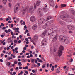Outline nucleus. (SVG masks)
<instances>
[{
    "label": "nucleus",
    "instance_id": "18",
    "mask_svg": "<svg viewBox=\"0 0 75 75\" xmlns=\"http://www.w3.org/2000/svg\"><path fill=\"white\" fill-rule=\"evenodd\" d=\"M59 46V44L57 45V44H55L53 45V47H58Z\"/></svg>",
    "mask_w": 75,
    "mask_h": 75
},
{
    "label": "nucleus",
    "instance_id": "52",
    "mask_svg": "<svg viewBox=\"0 0 75 75\" xmlns=\"http://www.w3.org/2000/svg\"><path fill=\"white\" fill-rule=\"evenodd\" d=\"M54 22V21L53 20H51L50 21V23H52Z\"/></svg>",
    "mask_w": 75,
    "mask_h": 75
},
{
    "label": "nucleus",
    "instance_id": "63",
    "mask_svg": "<svg viewBox=\"0 0 75 75\" xmlns=\"http://www.w3.org/2000/svg\"><path fill=\"white\" fill-rule=\"evenodd\" d=\"M11 35H13V31H11Z\"/></svg>",
    "mask_w": 75,
    "mask_h": 75
},
{
    "label": "nucleus",
    "instance_id": "30",
    "mask_svg": "<svg viewBox=\"0 0 75 75\" xmlns=\"http://www.w3.org/2000/svg\"><path fill=\"white\" fill-rule=\"evenodd\" d=\"M34 60H35V59H31V61L32 62H34Z\"/></svg>",
    "mask_w": 75,
    "mask_h": 75
},
{
    "label": "nucleus",
    "instance_id": "14",
    "mask_svg": "<svg viewBox=\"0 0 75 75\" xmlns=\"http://www.w3.org/2000/svg\"><path fill=\"white\" fill-rule=\"evenodd\" d=\"M62 36H60L59 37V40L61 41H62V42H63L64 41H63V38L62 37Z\"/></svg>",
    "mask_w": 75,
    "mask_h": 75
},
{
    "label": "nucleus",
    "instance_id": "13",
    "mask_svg": "<svg viewBox=\"0 0 75 75\" xmlns=\"http://www.w3.org/2000/svg\"><path fill=\"white\" fill-rule=\"evenodd\" d=\"M59 22L61 25H64L65 24V23L64 22H62V21H59Z\"/></svg>",
    "mask_w": 75,
    "mask_h": 75
},
{
    "label": "nucleus",
    "instance_id": "32",
    "mask_svg": "<svg viewBox=\"0 0 75 75\" xmlns=\"http://www.w3.org/2000/svg\"><path fill=\"white\" fill-rule=\"evenodd\" d=\"M45 67V64H43L42 66V68H44Z\"/></svg>",
    "mask_w": 75,
    "mask_h": 75
},
{
    "label": "nucleus",
    "instance_id": "57",
    "mask_svg": "<svg viewBox=\"0 0 75 75\" xmlns=\"http://www.w3.org/2000/svg\"><path fill=\"white\" fill-rule=\"evenodd\" d=\"M27 58H30V56L29 55H28L27 56Z\"/></svg>",
    "mask_w": 75,
    "mask_h": 75
},
{
    "label": "nucleus",
    "instance_id": "55",
    "mask_svg": "<svg viewBox=\"0 0 75 75\" xmlns=\"http://www.w3.org/2000/svg\"><path fill=\"white\" fill-rule=\"evenodd\" d=\"M11 27L12 28L13 27V24H11Z\"/></svg>",
    "mask_w": 75,
    "mask_h": 75
},
{
    "label": "nucleus",
    "instance_id": "8",
    "mask_svg": "<svg viewBox=\"0 0 75 75\" xmlns=\"http://www.w3.org/2000/svg\"><path fill=\"white\" fill-rule=\"evenodd\" d=\"M66 17L67 15L66 14H64L63 15H61L60 16L62 19L63 20H66Z\"/></svg>",
    "mask_w": 75,
    "mask_h": 75
},
{
    "label": "nucleus",
    "instance_id": "3",
    "mask_svg": "<svg viewBox=\"0 0 75 75\" xmlns=\"http://www.w3.org/2000/svg\"><path fill=\"white\" fill-rule=\"evenodd\" d=\"M64 48L63 47H60L59 49L58 50V54L59 57H61V55L62 54V51H64Z\"/></svg>",
    "mask_w": 75,
    "mask_h": 75
},
{
    "label": "nucleus",
    "instance_id": "19",
    "mask_svg": "<svg viewBox=\"0 0 75 75\" xmlns=\"http://www.w3.org/2000/svg\"><path fill=\"white\" fill-rule=\"evenodd\" d=\"M47 33V30H46L45 31H44V32L42 33L43 35H44V36H45Z\"/></svg>",
    "mask_w": 75,
    "mask_h": 75
},
{
    "label": "nucleus",
    "instance_id": "49",
    "mask_svg": "<svg viewBox=\"0 0 75 75\" xmlns=\"http://www.w3.org/2000/svg\"><path fill=\"white\" fill-rule=\"evenodd\" d=\"M2 8H3V6L0 5V8L1 9Z\"/></svg>",
    "mask_w": 75,
    "mask_h": 75
},
{
    "label": "nucleus",
    "instance_id": "12",
    "mask_svg": "<svg viewBox=\"0 0 75 75\" xmlns=\"http://www.w3.org/2000/svg\"><path fill=\"white\" fill-rule=\"evenodd\" d=\"M37 25L35 24L32 26V29L33 30H34L35 29L37 28Z\"/></svg>",
    "mask_w": 75,
    "mask_h": 75
},
{
    "label": "nucleus",
    "instance_id": "58",
    "mask_svg": "<svg viewBox=\"0 0 75 75\" xmlns=\"http://www.w3.org/2000/svg\"><path fill=\"white\" fill-rule=\"evenodd\" d=\"M13 71V68H12L11 69L10 71Z\"/></svg>",
    "mask_w": 75,
    "mask_h": 75
},
{
    "label": "nucleus",
    "instance_id": "39",
    "mask_svg": "<svg viewBox=\"0 0 75 75\" xmlns=\"http://www.w3.org/2000/svg\"><path fill=\"white\" fill-rule=\"evenodd\" d=\"M30 41H31V42H32L33 43V42H34V41L31 39H30Z\"/></svg>",
    "mask_w": 75,
    "mask_h": 75
},
{
    "label": "nucleus",
    "instance_id": "22",
    "mask_svg": "<svg viewBox=\"0 0 75 75\" xmlns=\"http://www.w3.org/2000/svg\"><path fill=\"white\" fill-rule=\"evenodd\" d=\"M51 22L48 21L45 24V25L46 26L47 25H50V24Z\"/></svg>",
    "mask_w": 75,
    "mask_h": 75
},
{
    "label": "nucleus",
    "instance_id": "33",
    "mask_svg": "<svg viewBox=\"0 0 75 75\" xmlns=\"http://www.w3.org/2000/svg\"><path fill=\"white\" fill-rule=\"evenodd\" d=\"M32 72H33V73H35V72H37V71H35V70H32Z\"/></svg>",
    "mask_w": 75,
    "mask_h": 75
},
{
    "label": "nucleus",
    "instance_id": "26",
    "mask_svg": "<svg viewBox=\"0 0 75 75\" xmlns=\"http://www.w3.org/2000/svg\"><path fill=\"white\" fill-rule=\"evenodd\" d=\"M51 17L50 16H49L47 18V20H50V19H51Z\"/></svg>",
    "mask_w": 75,
    "mask_h": 75
},
{
    "label": "nucleus",
    "instance_id": "27",
    "mask_svg": "<svg viewBox=\"0 0 75 75\" xmlns=\"http://www.w3.org/2000/svg\"><path fill=\"white\" fill-rule=\"evenodd\" d=\"M39 62H41L42 63L43 62V61L42 60L39 59V60L38 61Z\"/></svg>",
    "mask_w": 75,
    "mask_h": 75
},
{
    "label": "nucleus",
    "instance_id": "4",
    "mask_svg": "<svg viewBox=\"0 0 75 75\" xmlns=\"http://www.w3.org/2000/svg\"><path fill=\"white\" fill-rule=\"evenodd\" d=\"M45 19H44V18H41L38 21V23L39 24H42L44 22V21Z\"/></svg>",
    "mask_w": 75,
    "mask_h": 75
},
{
    "label": "nucleus",
    "instance_id": "61",
    "mask_svg": "<svg viewBox=\"0 0 75 75\" xmlns=\"http://www.w3.org/2000/svg\"><path fill=\"white\" fill-rule=\"evenodd\" d=\"M8 23L9 24H10V23H11V21H8Z\"/></svg>",
    "mask_w": 75,
    "mask_h": 75
},
{
    "label": "nucleus",
    "instance_id": "44",
    "mask_svg": "<svg viewBox=\"0 0 75 75\" xmlns=\"http://www.w3.org/2000/svg\"><path fill=\"white\" fill-rule=\"evenodd\" d=\"M4 24L3 23H2L1 24V26H2V27H4Z\"/></svg>",
    "mask_w": 75,
    "mask_h": 75
},
{
    "label": "nucleus",
    "instance_id": "47",
    "mask_svg": "<svg viewBox=\"0 0 75 75\" xmlns=\"http://www.w3.org/2000/svg\"><path fill=\"white\" fill-rule=\"evenodd\" d=\"M3 55H4V54H3V53H2L1 54V57H3Z\"/></svg>",
    "mask_w": 75,
    "mask_h": 75
},
{
    "label": "nucleus",
    "instance_id": "10",
    "mask_svg": "<svg viewBox=\"0 0 75 75\" xmlns=\"http://www.w3.org/2000/svg\"><path fill=\"white\" fill-rule=\"evenodd\" d=\"M35 20V18L34 16H33L30 18V20L31 21H34Z\"/></svg>",
    "mask_w": 75,
    "mask_h": 75
},
{
    "label": "nucleus",
    "instance_id": "2",
    "mask_svg": "<svg viewBox=\"0 0 75 75\" xmlns=\"http://www.w3.org/2000/svg\"><path fill=\"white\" fill-rule=\"evenodd\" d=\"M28 6L25 9H24L23 11V14H25V11H27V12L28 13H33L34 11V8H33V7H31L30 8L29 10H28Z\"/></svg>",
    "mask_w": 75,
    "mask_h": 75
},
{
    "label": "nucleus",
    "instance_id": "21",
    "mask_svg": "<svg viewBox=\"0 0 75 75\" xmlns=\"http://www.w3.org/2000/svg\"><path fill=\"white\" fill-rule=\"evenodd\" d=\"M2 1L4 4H6L7 1V0H3Z\"/></svg>",
    "mask_w": 75,
    "mask_h": 75
},
{
    "label": "nucleus",
    "instance_id": "54",
    "mask_svg": "<svg viewBox=\"0 0 75 75\" xmlns=\"http://www.w3.org/2000/svg\"><path fill=\"white\" fill-rule=\"evenodd\" d=\"M28 67L26 66L25 67V69H28Z\"/></svg>",
    "mask_w": 75,
    "mask_h": 75
},
{
    "label": "nucleus",
    "instance_id": "16",
    "mask_svg": "<svg viewBox=\"0 0 75 75\" xmlns=\"http://www.w3.org/2000/svg\"><path fill=\"white\" fill-rule=\"evenodd\" d=\"M74 26L72 27L71 26H70L69 27H68V28L69 30H74Z\"/></svg>",
    "mask_w": 75,
    "mask_h": 75
},
{
    "label": "nucleus",
    "instance_id": "48",
    "mask_svg": "<svg viewBox=\"0 0 75 75\" xmlns=\"http://www.w3.org/2000/svg\"><path fill=\"white\" fill-rule=\"evenodd\" d=\"M24 50H27V48L26 47H24L23 48Z\"/></svg>",
    "mask_w": 75,
    "mask_h": 75
},
{
    "label": "nucleus",
    "instance_id": "24",
    "mask_svg": "<svg viewBox=\"0 0 75 75\" xmlns=\"http://www.w3.org/2000/svg\"><path fill=\"white\" fill-rule=\"evenodd\" d=\"M32 67H38V65H35L34 64H32Z\"/></svg>",
    "mask_w": 75,
    "mask_h": 75
},
{
    "label": "nucleus",
    "instance_id": "15",
    "mask_svg": "<svg viewBox=\"0 0 75 75\" xmlns=\"http://www.w3.org/2000/svg\"><path fill=\"white\" fill-rule=\"evenodd\" d=\"M41 3V2L40 1H37L36 2V6H38L40 4V3Z\"/></svg>",
    "mask_w": 75,
    "mask_h": 75
},
{
    "label": "nucleus",
    "instance_id": "9",
    "mask_svg": "<svg viewBox=\"0 0 75 75\" xmlns=\"http://www.w3.org/2000/svg\"><path fill=\"white\" fill-rule=\"evenodd\" d=\"M34 40L35 42H37L38 41V36L37 35H34Z\"/></svg>",
    "mask_w": 75,
    "mask_h": 75
},
{
    "label": "nucleus",
    "instance_id": "6",
    "mask_svg": "<svg viewBox=\"0 0 75 75\" xmlns=\"http://www.w3.org/2000/svg\"><path fill=\"white\" fill-rule=\"evenodd\" d=\"M49 4L50 6H51L52 7H54L55 6V3H54L53 0H50Z\"/></svg>",
    "mask_w": 75,
    "mask_h": 75
},
{
    "label": "nucleus",
    "instance_id": "37",
    "mask_svg": "<svg viewBox=\"0 0 75 75\" xmlns=\"http://www.w3.org/2000/svg\"><path fill=\"white\" fill-rule=\"evenodd\" d=\"M73 12H72V14L73 15H74L75 14V11H73Z\"/></svg>",
    "mask_w": 75,
    "mask_h": 75
},
{
    "label": "nucleus",
    "instance_id": "56",
    "mask_svg": "<svg viewBox=\"0 0 75 75\" xmlns=\"http://www.w3.org/2000/svg\"><path fill=\"white\" fill-rule=\"evenodd\" d=\"M66 68H67V66H65L63 67V68H64V69H65Z\"/></svg>",
    "mask_w": 75,
    "mask_h": 75
},
{
    "label": "nucleus",
    "instance_id": "62",
    "mask_svg": "<svg viewBox=\"0 0 75 75\" xmlns=\"http://www.w3.org/2000/svg\"><path fill=\"white\" fill-rule=\"evenodd\" d=\"M13 75H16V72H13Z\"/></svg>",
    "mask_w": 75,
    "mask_h": 75
},
{
    "label": "nucleus",
    "instance_id": "40",
    "mask_svg": "<svg viewBox=\"0 0 75 75\" xmlns=\"http://www.w3.org/2000/svg\"><path fill=\"white\" fill-rule=\"evenodd\" d=\"M17 64V61L14 62V64Z\"/></svg>",
    "mask_w": 75,
    "mask_h": 75
},
{
    "label": "nucleus",
    "instance_id": "60",
    "mask_svg": "<svg viewBox=\"0 0 75 75\" xmlns=\"http://www.w3.org/2000/svg\"><path fill=\"white\" fill-rule=\"evenodd\" d=\"M9 66L10 65V62H8V64H7Z\"/></svg>",
    "mask_w": 75,
    "mask_h": 75
},
{
    "label": "nucleus",
    "instance_id": "31",
    "mask_svg": "<svg viewBox=\"0 0 75 75\" xmlns=\"http://www.w3.org/2000/svg\"><path fill=\"white\" fill-rule=\"evenodd\" d=\"M47 10V8H43V10L45 11H46V10Z\"/></svg>",
    "mask_w": 75,
    "mask_h": 75
},
{
    "label": "nucleus",
    "instance_id": "1",
    "mask_svg": "<svg viewBox=\"0 0 75 75\" xmlns=\"http://www.w3.org/2000/svg\"><path fill=\"white\" fill-rule=\"evenodd\" d=\"M48 35H50V39H53L52 41H56L57 40V32L55 31H53L51 33H49Z\"/></svg>",
    "mask_w": 75,
    "mask_h": 75
},
{
    "label": "nucleus",
    "instance_id": "11",
    "mask_svg": "<svg viewBox=\"0 0 75 75\" xmlns=\"http://www.w3.org/2000/svg\"><path fill=\"white\" fill-rule=\"evenodd\" d=\"M64 40L65 44H67L69 43V40L68 39L66 38L64 39Z\"/></svg>",
    "mask_w": 75,
    "mask_h": 75
},
{
    "label": "nucleus",
    "instance_id": "20",
    "mask_svg": "<svg viewBox=\"0 0 75 75\" xmlns=\"http://www.w3.org/2000/svg\"><path fill=\"white\" fill-rule=\"evenodd\" d=\"M38 13H42V9L40 8L38 9Z\"/></svg>",
    "mask_w": 75,
    "mask_h": 75
},
{
    "label": "nucleus",
    "instance_id": "42",
    "mask_svg": "<svg viewBox=\"0 0 75 75\" xmlns=\"http://www.w3.org/2000/svg\"><path fill=\"white\" fill-rule=\"evenodd\" d=\"M18 69V67H16V68L15 69L16 71H17Z\"/></svg>",
    "mask_w": 75,
    "mask_h": 75
},
{
    "label": "nucleus",
    "instance_id": "59",
    "mask_svg": "<svg viewBox=\"0 0 75 75\" xmlns=\"http://www.w3.org/2000/svg\"><path fill=\"white\" fill-rule=\"evenodd\" d=\"M50 31H52V30H53V28H50Z\"/></svg>",
    "mask_w": 75,
    "mask_h": 75
},
{
    "label": "nucleus",
    "instance_id": "7",
    "mask_svg": "<svg viewBox=\"0 0 75 75\" xmlns=\"http://www.w3.org/2000/svg\"><path fill=\"white\" fill-rule=\"evenodd\" d=\"M42 44V45H46L47 44V42L45 40V39H43L42 41L41 42Z\"/></svg>",
    "mask_w": 75,
    "mask_h": 75
},
{
    "label": "nucleus",
    "instance_id": "64",
    "mask_svg": "<svg viewBox=\"0 0 75 75\" xmlns=\"http://www.w3.org/2000/svg\"><path fill=\"white\" fill-rule=\"evenodd\" d=\"M34 8L35 9L36 8V5H34Z\"/></svg>",
    "mask_w": 75,
    "mask_h": 75
},
{
    "label": "nucleus",
    "instance_id": "36",
    "mask_svg": "<svg viewBox=\"0 0 75 75\" xmlns=\"http://www.w3.org/2000/svg\"><path fill=\"white\" fill-rule=\"evenodd\" d=\"M71 69H72V70L73 71H75V67H74V68H71Z\"/></svg>",
    "mask_w": 75,
    "mask_h": 75
},
{
    "label": "nucleus",
    "instance_id": "17",
    "mask_svg": "<svg viewBox=\"0 0 75 75\" xmlns=\"http://www.w3.org/2000/svg\"><path fill=\"white\" fill-rule=\"evenodd\" d=\"M59 69H60V67H59L57 69H56V71L57 72V73H59V72H60Z\"/></svg>",
    "mask_w": 75,
    "mask_h": 75
},
{
    "label": "nucleus",
    "instance_id": "53",
    "mask_svg": "<svg viewBox=\"0 0 75 75\" xmlns=\"http://www.w3.org/2000/svg\"><path fill=\"white\" fill-rule=\"evenodd\" d=\"M23 71H21L20 72V73H19L21 75H22L23 74Z\"/></svg>",
    "mask_w": 75,
    "mask_h": 75
},
{
    "label": "nucleus",
    "instance_id": "45",
    "mask_svg": "<svg viewBox=\"0 0 75 75\" xmlns=\"http://www.w3.org/2000/svg\"><path fill=\"white\" fill-rule=\"evenodd\" d=\"M19 69H23V67H19Z\"/></svg>",
    "mask_w": 75,
    "mask_h": 75
},
{
    "label": "nucleus",
    "instance_id": "34",
    "mask_svg": "<svg viewBox=\"0 0 75 75\" xmlns=\"http://www.w3.org/2000/svg\"><path fill=\"white\" fill-rule=\"evenodd\" d=\"M11 38H9L8 39V41H10V40H11Z\"/></svg>",
    "mask_w": 75,
    "mask_h": 75
},
{
    "label": "nucleus",
    "instance_id": "43",
    "mask_svg": "<svg viewBox=\"0 0 75 75\" xmlns=\"http://www.w3.org/2000/svg\"><path fill=\"white\" fill-rule=\"evenodd\" d=\"M9 6L10 7H11V4L10 3H9Z\"/></svg>",
    "mask_w": 75,
    "mask_h": 75
},
{
    "label": "nucleus",
    "instance_id": "50",
    "mask_svg": "<svg viewBox=\"0 0 75 75\" xmlns=\"http://www.w3.org/2000/svg\"><path fill=\"white\" fill-rule=\"evenodd\" d=\"M6 29V27H4L2 28L3 30H5Z\"/></svg>",
    "mask_w": 75,
    "mask_h": 75
},
{
    "label": "nucleus",
    "instance_id": "29",
    "mask_svg": "<svg viewBox=\"0 0 75 75\" xmlns=\"http://www.w3.org/2000/svg\"><path fill=\"white\" fill-rule=\"evenodd\" d=\"M18 42V40H15L14 41V42L15 43V44H16V43H17Z\"/></svg>",
    "mask_w": 75,
    "mask_h": 75
},
{
    "label": "nucleus",
    "instance_id": "41",
    "mask_svg": "<svg viewBox=\"0 0 75 75\" xmlns=\"http://www.w3.org/2000/svg\"><path fill=\"white\" fill-rule=\"evenodd\" d=\"M12 29L13 30H16V28H12Z\"/></svg>",
    "mask_w": 75,
    "mask_h": 75
},
{
    "label": "nucleus",
    "instance_id": "46",
    "mask_svg": "<svg viewBox=\"0 0 75 75\" xmlns=\"http://www.w3.org/2000/svg\"><path fill=\"white\" fill-rule=\"evenodd\" d=\"M5 32L7 33H8V30H5Z\"/></svg>",
    "mask_w": 75,
    "mask_h": 75
},
{
    "label": "nucleus",
    "instance_id": "23",
    "mask_svg": "<svg viewBox=\"0 0 75 75\" xmlns=\"http://www.w3.org/2000/svg\"><path fill=\"white\" fill-rule=\"evenodd\" d=\"M66 6V4H62L61 5V7H64Z\"/></svg>",
    "mask_w": 75,
    "mask_h": 75
},
{
    "label": "nucleus",
    "instance_id": "28",
    "mask_svg": "<svg viewBox=\"0 0 75 75\" xmlns=\"http://www.w3.org/2000/svg\"><path fill=\"white\" fill-rule=\"evenodd\" d=\"M13 59V57H8V60H10V59Z\"/></svg>",
    "mask_w": 75,
    "mask_h": 75
},
{
    "label": "nucleus",
    "instance_id": "5",
    "mask_svg": "<svg viewBox=\"0 0 75 75\" xmlns=\"http://www.w3.org/2000/svg\"><path fill=\"white\" fill-rule=\"evenodd\" d=\"M17 6H20V4L18 3L16 5H15L14 8V11L15 13H17V10H18V7H16Z\"/></svg>",
    "mask_w": 75,
    "mask_h": 75
},
{
    "label": "nucleus",
    "instance_id": "38",
    "mask_svg": "<svg viewBox=\"0 0 75 75\" xmlns=\"http://www.w3.org/2000/svg\"><path fill=\"white\" fill-rule=\"evenodd\" d=\"M15 32L16 33L18 32V33H20V31H19L18 30H15Z\"/></svg>",
    "mask_w": 75,
    "mask_h": 75
},
{
    "label": "nucleus",
    "instance_id": "35",
    "mask_svg": "<svg viewBox=\"0 0 75 75\" xmlns=\"http://www.w3.org/2000/svg\"><path fill=\"white\" fill-rule=\"evenodd\" d=\"M55 70V69L52 68L51 69V71H54Z\"/></svg>",
    "mask_w": 75,
    "mask_h": 75
},
{
    "label": "nucleus",
    "instance_id": "51",
    "mask_svg": "<svg viewBox=\"0 0 75 75\" xmlns=\"http://www.w3.org/2000/svg\"><path fill=\"white\" fill-rule=\"evenodd\" d=\"M30 54V53H27L26 54V55H28Z\"/></svg>",
    "mask_w": 75,
    "mask_h": 75
},
{
    "label": "nucleus",
    "instance_id": "25",
    "mask_svg": "<svg viewBox=\"0 0 75 75\" xmlns=\"http://www.w3.org/2000/svg\"><path fill=\"white\" fill-rule=\"evenodd\" d=\"M27 60V59H22V62H25Z\"/></svg>",
    "mask_w": 75,
    "mask_h": 75
}]
</instances>
